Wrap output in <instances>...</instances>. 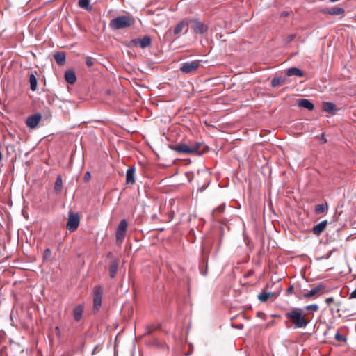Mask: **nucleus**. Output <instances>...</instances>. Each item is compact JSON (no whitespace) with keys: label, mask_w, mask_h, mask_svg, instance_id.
<instances>
[{"label":"nucleus","mask_w":356,"mask_h":356,"mask_svg":"<svg viewBox=\"0 0 356 356\" xmlns=\"http://www.w3.org/2000/svg\"><path fill=\"white\" fill-rule=\"evenodd\" d=\"M170 148L178 154L186 155H201L207 150V146L200 142L190 144L180 143L176 145H171Z\"/></svg>","instance_id":"1"},{"label":"nucleus","mask_w":356,"mask_h":356,"mask_svg":"<svg viewBox=\"0 0 356 356\" xmlns=\"http://www.w3.org/2000/svg\"><path fill=\"white\" fill-rule=\"evenodd\" d=\"M325 301L327 305H329L334 301V298L332 297H328Z\"/></svg>","instance_id":"41"},{"label":"nucleus","mask_w":356,"mask_h":356,"mask_svg":"<svg viewBox=\"0 0 356 356\" xmlns=\"http://www.w3.org/2000/svg\"><path fill=\"white\" fill-rule=\"evenodd\" d=\"M98 348H99V346H98V345H97V346L93 348V350H92V355H95V354L97 353V350H98Z\"/></svg>","instance_id":"43"},{"label":"nucleus","mask_w":356,"mask_h":356,"mask_svg":"<svg viewBox=\"0 0 356 356\" xmlns=\"http://www.w3.org/2000/svg\"><path fill=\"white\" fill-rule=\"evenodd\" d=\"M79 6L80 8L86 10H91L92 9V6L90 3V0H79Z\"/></svg>","instance_id":"28"},{"label":"nucleus","mask_w":356,"mask_h":356,"mask_svg":"<svg viewBox=\"0 0 356 356\" xmlns=\"http://www.w3.org/2000/svg\"><path fill=\"white\" fill-rule=\"evenodd\" d=\"M286 77L277 76L274 77L271 80V86L273 87H277L282 85H284L286 83Z\"/></svg>","instance_id":"26"},{"label":"nucleus","mask_w":356,"mask_h":356,"mask_svg":"<svg viewBox=\"0 0 356 356\" xmlns=\"http://www.w3.org/2000/svg\"><path fill=\"white\" fill-rule=\"evenodd\" d=\"M242 311L239 315L235 316L232 318L231 326L234 328L237 329H243V323L239 321V319L245 318V307L243 305L241 306Z\"/></svg>","instance_id":"9"},{"label":"nucleus","mask_w":356,"mask_h":356,"mask_svg":"<svg viewBox=\"0 0 356 356\" xmlns=\"http://www.w3.org/2000/svg\"><path fill=\"white\" fill-rule=\"evenodd\" d=\"M327 208H328V206H327V203L325 204H320L316 205L314 211H315L316 213L321 214V213H323L325 210H327Z\"/></svg>","instance_id":"30"},{"label":"nucleus","mask_w":356,"mask_h":356,"mask_svg":"<svg viewBox=\"0 0 356 356\" xmlns=\"http://www.w3.org/2000/svg\"><path fill=\"white\" fill-rule=\"evenodd\" d=\"M91 178V175L89 172H86L84 175L83 179L86 182H88Z\"/></svg>","instance_id":"37"},{"label":"nucleus","mask_w":356,"mask_h":356,"mask_svg":"<svg viewBox=\"0 0 356 356\" xmlns=\"http://www.w3.org/2000/svg\"><path fill=\"white\" fill-rule=\"evenodd\" d=\"M103 291V287L101 286H96L94 288L93 308L95 310H98L101 307Z\"/></svg>","instance_id":"7"},{"label":"nucleus","mask_w":356,"mask_h":356,"mask_svg":"<svg viewBox=\"0 0 356 356\" xmlns=\"http://www.w3.org/2000/svg\"><path fill=\"white\" fill-rule=\"evenodd\" d=\"M86 64L87 65V66L88 67H91L94 64V62H93V58H91V57H88L86 58Z\"/></svg>","instance_id":"36"},{"label":"nucleus","mask_w":356,"mask_h":356,"mask_svg":"<svg viewBox=\"0 0 356 356\" xmlns=\"http://www.w3.org/2000/svg\"><path fill=\"white\" fill-rule=\"evenodd\" d=\"M257 316L259 317V318H264V316H265V314L262 312H258L257 313Z\"/></svg>","instance_id":"42"},{"label":"nucleus","mask_w":356,"mask_h":356,"mask_svg":"<svg viewBox=\"0 0 356 356\" xmlns=\"http://www.w3.org/2000/svg\"><path fill=\"white\" fill-rule=\"evenodd\" d=\"M119 262L117 259L113 260L108 268L109 276L111 278H114L117 274L118 269Z\"/></svg>","instance_id":"19"},{"label":"nucleus","mask_w":356,"mask_h":356,"mask_svg":"<svg viewBox=\"0 0 356 356\" xmlns=\"http://www.w3.org/2000/svg\"><path fill=\"white\" fill-rule=\"evenodd\" d=\"M296 104L298 106L308 111H312L314 108V104L307 99H297Z\"/></svg>","instance_id":"13"},{"label":"nucleus","mask_w":356,"mask_h":356,"mask_svg":"<svg viewBox=\"0 0 356 356\" xmlns=\"http://www.w3.org/2000/svg\"><path fill=\"white\" fill-rule=\"evenodd\" d=\"M200 65V61L198 60L185 62L181 64L180 70L184 74H191L195 72Z\"/></svg>","instance_id":"6"},{"label":"nucleus","mask_w":356,"mask_h":356,"mask_svg":"<svg viewBox=\"0 0 356 356\" xmlns=\"http://www.w3.org/2000/svg\"><path fill=\"white\" fill-rule=\"evenodd\" d=\"M334 339L339 342H346V338L344 335L337 332L334 335Z\"/></svg>","instance_id":"33"},{"label":"nucleus","mask_w":356,"mask_h":356,"mask_svg":"<svg viewBox=\"0 0 356 356\" xmlns=\"http://www.w3.org/2000/svg\"><path fill=\"white\" fill-rule=\"evenodd\" d=\"M51 256V250L49 248H47L43 253V261H48Z\"/></svg>","instance_id":"32"},{"label":"nucleus","mask_w":356,"mask_h":356,"mask_svg":"<svg viewBox=\"0 0 356 356\" xmlns=\"http://www.w3.org/2000/svg\"><path fill=\"white\" fill-rule=\"evenodd\" d=\"M135 171L134 167H130L126 172V182L127 184H133L135 182Z\"/></svg>","instance_id":"17"},{"label":"nucleus","mask_w":356,"mask_h":356,"mask_svg":"<svg viewBox=\"0 0 356 356\" xmlns=\"http://www.w3.org/2000/svg\"><path fill=\"white\" fill-rule=\"evenodd\" d=\"M152 40L150 36L145 35L143 38H135L129 41L126 46L129 48L140 47L145 49L151 44Z\"/></svg>","instance_id":"4"},{"label":"nucleus","mask_w":356,"mask_h":356,"mask_svg":"<svg viewBox=\"0 0 356 356\" xmlns=\"http://www.w3.org/2000/svg\"><path fill=\"white\" fill-rule=\"evenodd\" d=\"M83 312V305H78L73 309V316L75 321L78 322L81 320Z\"/></svg>","instance_id":"18"},{"label":"nucleus","mask_w":356,"mask_h":356,"mask_svg":"<svg viewBox=\"0 0 356 356\" xmlns=\"http://www.w3.org/2000/svg\"><path fill=\"white\" fill-rule=\"evenodd\" d=\"M240 175H243V172H238L237 173V176H239Z\"/></svg>","instance_id":"46"},{"label":"nucleus","mask_w":356,"mask_h":356,"mask_svg":"<svg viewBox=\"0 0 356 356\" xmlns=\"http://www.w3.org/2000/svg\"><path fill=\"white\" fill-rule=\"evenodd\" d=\"M54 58L58 65H63L65 63V54L64 52H57L54 54Z\"/></svg>","instance_id":"23"},{"label":"nucleus","mask_w":356,"mask_h":356,"mask_svg":"<svg viewBox=\"0 0 356 356\" xmlns=\"http://www.w3.org/2000/svg\"><path fill=\"white\" fill-rule=\"evenodd\" d=\"M160 325L154 326L153 325H150L147 326L146 327V332L145 334H151L154 330L159 329Z\"/></svg>","instance_id":"34"},{"label":"nucleus","mask_w":356,"mask_h":356,"mask_svg":"<svg viewBox=\"0 0 356 356\" xmlns=\"http://www.w3.org/2000/svg\"><path fill=\"white\" fill-rule=\"evenodd\" d=\"M79 222H80V216H79V213L70 212L67 225H66V228L70 232H74L78 228V227L79 225Z\"/></svg>","instance_id":"5"},{"label":"nucleus","mask_w":356,"mask_h":356,"mask_svg":"<svg viewBox=\"0 0 356 356\" xmlns=\"http://www.w3.org/2000/svg\"><path fill=\"white\" fill-rule=\"evenodd\" d=\"M277 297V294L274 292H266L264 290L258 295V299L261 302H266L271 298L275 299Z\"/></svg>","instance_id":"12"},{"label":"nucleus","mask_w":356,"mask_h":356,"mask_svg":"<svg viewBox=\"0 0 356 356\" xmlns=\"http://www.w3.org/2000/svg\"><path fill=\"white\" fill-rule=\"evenodd\" d=\"M207 273V269L205 270H204V271H201V274L203 275H206Z\"/></svg>","instance_id":"44"},{"label":"nucleus","mask_w":356,"mask_h":356,"mask_svg":"<svg viewBox=\"0 0 356 356\" xmlns=\"http://www.w3.org/2000/svg\"><path fill=\"white\" fill-rule=\"evenodd\" d=\"M285 317L291 321L296 328L305 327L309 323L307 314H303L302 309L299 307L291 308L285 313Z\"/></svg>","instance_id":"2"},{"label":"nucleus","mask_w":356,"mask_h":356,"mask_svg":"<svg viewBox=\"0 0 356 356\" xmlns=\"http://www.w3.org/2000/svg\"><path fill=\"white\" fill-rule=\"evenodd\" d=\"M295 37H296V35H293V34L289 35L287 37V38H286L287 42H291V41L295 38Z\"/></svg>","instance_id":"39"},{"label":"nucleus","mask_w":356,"mask_h":356,"mask_svg":"<svg viewBox=\"0 0 356 356\" xmlns=\"http://www.w3.org/2000/svg\"><path fill=\"white\" fill-rule=\"evenodd\" d=\"M188 32V29H186L184 32V33H186Z\"/></svg>","instance_id":"47"},{"label":"nucleus","mask_w":356,"mask_h":356,"mask_svg":"<svg viewBox=\"0 0 356 356\" xmlns=\"http://www.w3.org/2000/svg\"><path fill=\"white\" fill-rule=\"evenodd\" d=\"M293 292V286L291 285L286 291V293L287 296H289Z\"/></svg>","instance_id":"38"},{"label":"nucleus","mask_w":356,"mask_h":356,"mask_svg":"<svg viewBox=\"0 0 356 356\" xmlns=\"http://www.w3.org/2000/svg\"><path fill=\"white\" fill-rule=\"evenodd\" d=\"M252 271L248 272V273H246V277H249L250 275H252Z\"/></svg>","instance_id":"45"},{"label":"nucleus","mask_w":356,"mask_h":356,"mask_svg":"<svg viewBox=\"0 0 356 356\" xmlns=\"http://www.w3.org/2000/svg\"><path fill=\"white\" fill-rule=\"evenodd\" d=\"M286 74L287 76H296L298 77H302L304 76V72L300 69L293 67L286 70Z\"/></svg>","instance_id":"21"},{"label":"nucleus","mask_w":356,"mask_h":356,"mask_svg":"<svg viewBox=\"0 0 356 356\" xmlns=\"http://www.w3.org/2000/svg\"><path fill=\"white\" fill-rule=\"evenodd\" d=\"M41 118L42 116L40 113H35L29 116L26 121L27 127L31 129L35 128L40 122Z\"/></svg>","instance_id":"11"},{"label":"nucleus","mask_w":356,"mask_h":356,"mask_svg":"<svg viewBox=\"0 0 356 356\" xmlns=\"http://www.w3.org/2000/svg\"><path fill=\"white\" fill-rule=\"evenodd\" d=\"M321 13L331 15H339L344 13V9L342 8L334 6L330 8H324L321 10Z\"/></svg>","instance_id":"14"},{"label":"nucleus","mask_w":356,"mask_h":356,"mask_svg":"<svg viewBox=\"0 0 356 356\" xmlns=\"http://www.w3.org/2000/svg\"><path fill=\"white\" fill-rule=\"evenodd\" d=\"M234 298H235V301L236 302H238L239 303H241L243 304V301L245 300L244 298V296L243 294V293L240 291H235V295H234Z\"/></svg>","instance_id":"31"},{"label":"nucleus","mask_w":356,"mask_h":356,"mask_svg":"<svg viewBox=\"0 0 356 356\" xmlns=\"http://www.w3.org/2000/svg\"><path fill=\"white\" fill-rule=\"evenodd\" d=\"M243 236L245 237V232H243Z\"/></svg>","instance_id":"48"},{"label":"nucleus","mask_w":356,"mask_h":356,"mask_svg":"<svg viewBox=\"0 0 356 356\" xmlns=\"http://www.w3.org/2000/svg\"><path fill=\"white\" fill-rule=\"evenodd\" d=\"M325 289V286L323 284H319L317 286H314L313 289H312L309 291L307 293H305L303 294V297L305 298H310L312 296L317 294L318 292L323 291Z\"/></svg>","instance_id":"16"},{"label":"nucleus","mask_w":356,"mask_h":356,"mask_svg":"<svg viewBox=\"0 0 356 356\" xmlns=\"http://www.w3.org/2000/svg\"><path fill=\"white\" fill-rule=\"evenodd\" d=\"M190 23L193 24V29L195 33L203 35L208 31V26L197 19H192Z\"/></svg>","instance_id":"8"},{"label":"nucleus","mask_w":356,"mask_h":356,"mask_svg":"<svg viewBox=\"0 0 356 356\" xmlns=\"http://www.w3.org/2000/svg\"><path fill=\"white\" fill-rule=\"evenodd\" d=\"M307 310H312L314 312H316L318 310V305L316 304L309 305L305 307Z\"/></svg>","instance_id":"35"},{"label":"nucleus","mask_w":356,"mask_h":356,"mask_svg":"<svg viewBox=\"0 0 356 356\" xmlns=\"http://www.w3.org/2000/svg\"><path fill=\"white\" fill-rule=\"evenodd\" d=\"M127 228V222L125 219L122 220L118 227L116 232L117 241L122 242L124 238L125 232Z\"/></svg>","instance_id":"10"},{"label":"nucleus","mask_w":356,"mask_h":356,"mask_svg":"<svg viewBox=\"0 0 356 356\" xmlns=\"http://www.w3.org/2000/svg\"><path fill=\"white\" fill-rule=\"evenodd\" d=\"M327 225V220H325L314 225L312 229L313 234L319 236L325 229Z\"/></svg>","instance_id":"15"},{"label":"nucleus","mask_w":356,"mask_h":356,"mask_svg":"<svg viewBox=\"0 0 356 356\" xmlns=\"http://www.w3.org/2000/svg\"><path fill=\"white\" fill-rule=\"evenodd\" d=\"M188 25V22L186 21H181L179 22L173 30L174 35L179 34L184 29V28Z\"/></svg>","instance_id":"25"},{"label":"nucleus","mask_w":356,"mask_h":356,"mask_svg":"<svg viewBox=\"0 0 356 356\" xmlns=\"http://www.w3.org/2000/svg\"><path fill=\"white\" fill-rule=\"evenodd\" d=\"M323 111L330 114H335L337 112L336 105L332 102H323Z\"/></svg>","instance_id":"20"},{"label":"nucleus","mask_w":356,"mask_h":356,"mask_svg":"<svg viewBox=\"0 0 356 356\" xmlns=\"http://www.w3.org/2000/svg\"><path fill=\"white\" fill-rule=\"evenodd\" d=\"M135 24V19L132 15H120L111 19L109 26L113 30H120L131 26Z\"/></svg>","instance_id":"3"},{"label":"nucleus","mask_w":356,"mask_h":356,"mask_svg":"<svg viewBox=\"0 0 356 356\" xmlns=\"http://www.w3.org/2000/svg\"><path fill=\"white\" fill-rule=\"evenodd\" d=\"M37 79L34 74H31L29 75V83L30 88L32 91H35L37 90Z\"/></svg>","instance_id":"27"},{"label":"nucleus","mask_w":356,"mask_h":356,"mask_svg":"<svg viewBox=\"0 0 356 356\" xmlns=\"http://www.w3.org/2000/svg\"><path fill=\"white\" fill-rule=\"evenodd\" d=\"M225 208V204H222L220 205L219 207H216V209H214L213 211V213H212L213 218H218V216L220 214H221L222 213H223Z\"/></svg>","instance_id":"29"},{"label":"nucleus","mask_w":356,"mask_h":356,"mask_svg":"<svg viewBox=\"0 0 356 356\" xmlns=\"http://www.w3.org/2000/svg\"><path fill=\"white\" fill-rule=\"evenodd\" d=\"M65 81L70 83L73 84L76 81V76L75 72L73 70H69L65 72Z\"/></svg>","instance_id":"22"},{"label":"nucleus","mask_w":356,"mask_h":356,"mask_svg":"<svg viewBox=\"0 0 356 356\" xmlns=\"http://www.w3.org/2000/svg\"><path fill=\"white\" fill-rule=\"evenodd\" d=\"M56 330V334L57 337H61V332L60 330V328L58 327H56L55 328Z\"/></svg>","instance_id":"40"},{"label":"nucleus","mask_w":356,"mask_h":356,"mask_svg":"<svg viewBox=\"0 0 356 356\" xmlns=\"http://www.w3.org/2000/svg\"><path fill=\"white\" fill-rule=\"evenodd\" d=\"M63 188V179L61 175H58L56 179L55 184H54V191L55 193L59 194L61 192Z\"/></svg>","instance_id":"24"}]
</instances>
